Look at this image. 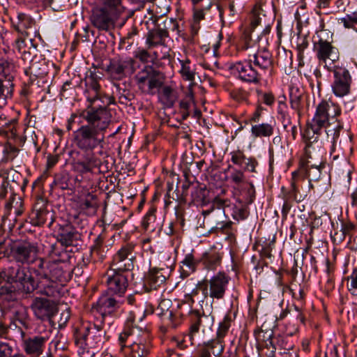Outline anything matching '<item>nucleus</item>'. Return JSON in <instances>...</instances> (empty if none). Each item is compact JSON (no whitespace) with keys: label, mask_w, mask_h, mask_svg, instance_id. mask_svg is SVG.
Here are the masks:
<instances>
[{"label":"nucleus","mask_w":357,"mask_h":357,"mask_svg":"<svg viewBox=\"0 0 357 357\" xmlns=\"http://www.w3.org/2000/svg\"><path fill=\"white\" fill-rule=\"evenodd\" d=\"M148 70H151V83L149 87L146 89V93L154 94L155 90L160 89L163 85L165 77L162 73L151 66H148Z\"/></svg>","instance_id":"72a5a7b5"},{"label":"nucleus","mask_w":357,"mask_h":357,"mask_svg":"<svg viewBox=\"0 0 357 357\" xmlns=\"http://www.w3.org/2000/svg\"><path fill=\"white\" fill-rule=\"evenodd\" d=\"M162 99L163 103L167 107H172L175 102V96L173 90L170 86H166L163 87L162 91Z\"/></svg>","instance_id":"49530a36"},{"label":"nucleus","mask_w":357,"mask_h":357,"mask_svg":"<svg viewBox=\"0 0 357 357\" xmlns=\"http://www.w3.org/2000/svg\"><path fill=\"white\" fill-rule=\"evenodd\" d=\"M13 77H9L8 79H3L0 77V100H6L11 98L13 93L14 85L12 83Z\"/></svg>","instance_id":"58836bf2"},{"label":"nucleus","mask_w":357,"mask_h":357,"mask_svg":"<svg viewBox=\"0 0 357 357\" xmlns=\"http://www.w3.org/2000/svg\"><path fill=\"white\" fill-rule=\"evenodd\" d=\"M243 41L244 44L243 48L245 50L254 48L255 47V42L252 40L251 36V31L245 30L243 32Z\"/></svg>","instance_id":"bf43d9fd"},{"label":"nucleus","mask_w":357,"mask_h":357,"mask_svg":"<svg viewBox=\"0 0 357 357\" xmlns=\"http://www.w3.org/2000/svg\"><path fill=\"white\" fill-rule=\"evenodd\" d=\"M96 203L92 197L91 200L85 199L82 204V208L83 210H85L89 213H95L96 211Z\"/></svg>","instance_id":"0e129e2a"},{"label":"nucleus","mask_w":357,"mask_h":357,"mask_svg":"<svg viewBox=\"0 0 357 357\" xmlns=\"http://www.w3.org/2000/svg\"><path fill=\"white\" fill-rule=\"evenodd\" d=\"M165 26L164 29L157 28L149 31L146 37L149 47L165 45V39L169 37V32L167 27Z\"/></svg>","instance_id":"7c9ffc66"},{"label":"nucleus","mask_w":357,"mask_h":357,"mask_svg":"<svg viewBox=\"0 0 357 357\" xmlns=\"http://www.w3.org/2000/svg\"><path fill=\"white\" fill-rule=\"evenodd\" d=\"M56 232L57 243H60L61 245L66 248L76 245V243L81 239V234L68 222L59 225Z\"/></svg>","instance_id":"412c9836"},{"label":"nucleus","mask_w":357,"mask_h":357,"mask_svg":"<svg viewBox=\"0 0 357 357\" xmlns=\"http://www.w3.org/2000/svg\"><path fill=\"white\" fill-rule=\"evenodd\" d=\"M273 126L270 123H260L252 126L251 132L255 137H266L273 134Z\"/></svg>","instance_id":"e433bc0d"},{"label":"nucleus","mask_w":357,"mask_h":357,"mask_svg":"<svg viewBox=\"0 0 357 357\" xmlns=\"http://www.w3.org/2000/svg\"><path fill=\"white\" fill-rule=\"evenodd\" d=\"M230 155L231 161L234 165L242 167L243 163L245 164V166L242 169L244 172L245 171L253 173L257 172L256 167L258 165V162L255 158H247L244 152L239 149L231 151Z\"/></svg>","instance_id":"c85d7f7f"},{"label":"nucleus","mask_w":357,"mask_h":357,"mask_svg":"<svg viewBox=\"0 0 357 357\" xmlns=\"http://www.w3.org/2000/svg\"><path fill=\"white\" fill-rule=\"evenodd\" d=\"M13 63L10 61L4 58L0 59V75H3L6 77L13 69Z\"/></svg>","instance_id":"864d4df0"},{"label":"nucleus","mask_w":357,"mask_h":357,"mask_svg":"<svg viewBox=\"0 0 357 357\" xmlns=\"http://www.w3.org/2000/svg\"><path fill=\"white\" fill-rule=\"evenodd\" d=\"M15 29L21 33H26V30L32 25L31 19L24 13H19L15 22H13Z\"/></svg>","instance_id":"ea45409f"},{"label":"nucleus","mask_w":357,"mask_h":357,"mask_svg":"<svg viewBox=\"0 0 357 357\" xmlns=\"http://www.w3.org/2000/svg\"><path fill=\"white\" fill-rule=\"evenodd\" d=\"M340 114L341 109L337 104L322 100L317 105L314 116L307 123V129L319 135L321 130L325 128L328 137H331L333 143L335 144L343 128L342 123L337 119Z\"/></svg>","instance_id":"7ed1b4c3"},{"label":"nucleus","mask_w":357,"mask_h":357,"mask_svg":"<svg viewBox=\"0 0 357 357\" xmlns=\"http://www.w3.org/2000/svg\"><path fill=\"white\" fill-rule=\"evenodd\" d=\"M133 340H135V338H132L130 336H129V333H126L124 331H122L119 337V342L121 345L120 351L124 354L126 349L128 348V346L126 345V342H128L130 344Z\"/></svg>","instance_id":"5fc2aeb1"},{"label":"nucleus","mask_w":357,"mask_h":357,"mask_svg":"<svg viewBox=\"0 0 357 357\" xmlns=\"http://www.w3.org/2000/svg\"><path fill=\"white\" fill-rule=\"evenodd\" d=\"M102 8L112 13L113 15L120 16L125 10L122 0H100Z\"/></svg>","instance_id":"c9c22d12"},{"label":"nucleus","mask_w":357,"mask_h":357,"mask_svg":"<svg viewBox=\"0 0 357 357\" xmlns=\"http://www.w3.org/2000/svg\"><path fill=\"white\" fill-rule=\"evenodd\" d=\"M109 293L102 294L93 307L100 313L102 317L115 312L121 306V303Z\"/></svg>","instance_id":"393cba45"},{"label":"nucleus","mask_w":357,"mask_h":357,"mask_svg":"<svg viewBox=\"0 0 357 357\" xmlns=\"http://www.w3.org/2000/svg\"><path fill=\"white\" fill-rule=\"evenodd\" d=\"M105 332L100 326L91 323L83 324L75 333V344L79 347L81 357H93L95 351L90 349H100L104 343Z\"/></svg>","instance_id":"20e7f679"},{"label":"nucleus","mask_w":357,"mask_h":357,"mask_svg":"<svg viewBox=\"0 0 357 357\" xmlns=\"http://www.w3.org/2000/svg\"><path fill=\"white\" fill-rule=\"evenodd\" d=\"M232 319L229 313L227 314L223 320L220 322L218 328L216 333V337L210 341L213 344L212 347L215 349L217 354H222L225 349L224 338L228 333L229 329L231 327Z\"/></svg>","instance_id":"b1692460"},{"label":"nucleus","mask_w":357,"mask_h":357,"mask_svg":"<svg viewBox=\"0 0 357 357\" xmlns=\"http://www.w3.org/2000/svg\"><path fill=\"white\" fill-rule=\"evenodd\" d=\"M333 79L331 89L333 94L338 98H343L350 93L352 78L349 70L343 66L335 65L331 68Z\"/></svg>","instance_id":"1a4fd4ad"},{"label":"nucleus","mask_w":357,"mask_h":357,"mask_svg":"<svg viewBox=\"0 0 357 357\" xmlns=\"http://www.w3.org/2000/svg\"><path fill=\"white\" fill-rule=\"evenodd\" d=\"M338 22L339 23H342L347 29L354 28L357 25V12H353L350 15H347L345 17L340 18Z\"/></svg>","instance_id":"de8ad7c7"},{"label":"nucleus","mask_w":357,"mask_h":357,"mask_svg":"<svg viewBox=\"0 0 357 357\" xmlns=\"http://www.w3.org/2000/svg\"><path fill=\"white\" fill-rule=\"evenodd\" d=\"M229 69L234 73H237L240 79L249 83L258 84L263 77L257 68H254L252 63H250L248 58L243 61L231 64Z\"/></svg>","instance_id":"6ab92c4d"},{"label":"nucleus","mask_w":357,"mask_h":357,"mask_svg":"<svg viewBox=\"0 0 357 357\" xmlns=\"http://www.w3.org/2000/svg\"><path fill=\"white\" fill-rule=\"evenodd\" d=\"M226 172H230L228 180L231 183L239 186L238 190L246 205L252 204L256 197L255 185L251 181H245L244 172L229 165Z\"/></svg>","instance_id":"6e6552de"},{"label":"nucleus","mask_w":357,"mask_h":357,"mask_svg":"<svg viewBox=\"0 0 357 357\" xmlns=\"http://www.w3.org/2000/svg\"><path fill=\"white\" fill-rule=\"evenodd\" d=\"M209 192L207 190L206 185H201L197 184L194 187V190L192 192V198L193 202L197 203L206 204L208 202L207 197Z\"/></svg>","instance_id":"79ce46f5"},{"label":"nucleus","mask_w":357,"mask_h":357,"mask_svg":"<svg viewBox=\"0 0 357 357\" xmlns=\"http://www.w3.org/2000/svg\"><path fill=\"white\" fill-rule=\"evenodd\" d=\"M63 246H59L57 243H53L50 245L48 251V255L51 258L61 257L63 255L66 254Z\"/></svg>","instance_id":"603ef678"},{"label":"nucleus","mask_w":357,"mask_h":357,"mask_svg":"<svg viewBox=\"0 0 357 357\" xmlns=\"http://www.w3.org/2000/svg\"><path fill=\"white\" fill-rule=\"evenodd\" d=\"M179 61L181 66L179 73L182 78L185 81L193 82L196 74L195 65L192 64L188 59L180 60Z\"/></svg>","instance_id":"f704fd0d"},{"label":"nucleus","mask_w":357,"mask_h":357,"mask_svg":"<svg viewBox=\"0 0 357 357\" xmlns=\"http://www.w3.org/2000/svg\"><path fill=\"white\" fill-rule=\"evenodd\" d=\"M170 304V300H162L159 303L156 310L158 315L161 318L163 324L166 327L176 328L182 322L184 314L181 310V307L185 303H178L176 309L172 310L169 309Z\"/></svg>","instance_id":"9d476101"},{"label":"nucleus","mask_w":357,"mask_h":357,"mask_svg":"<svg viewBox=\"0 0 357 357\" xmlns=\"http://www.w3.org/2000/svg\"><path fill=\"white\" fill-rule=\"evenodd\" d=\"M47 337L35 335L23 340L22 347L26 354L31 357H38L43 352Z\"/></svg>","instance_id":"bb28decb"},{"label":"nucleus","mask_w":357,"mask_h":357,"mask_svg":"<svg viewBox=\"0 0 357 357\" xmlns=\"http://www.w3.org/2000/svg\"><path fill=\"white\" fill-rule=\"evenodd\" d=\"M247 58L250 63H252L254 68H257L263 76L271 73L273 68V59L272 54L266 48L258 47L257 51L251 50Z\"/></svg>","instance_id":"f3484780"},{"label":"nucleus","mask_w":357,"mask_h":357,"mask_svg":"<svg viewBox=\"0 0 357 357\" xmlns=\"http://www.w3.org/2000/svg\"><path fill=\"white\" fill-rule=\"evenodd\" d=\"M79 116L87 123L73 132V142L84 153L82 159L75 163V168L84 174L92 172L101 164L93 150L104 142L105 132L111 122L112 115L108 109L91 106L82 110Z\"/></svg>","instance_id":"f257e3e1"},{"label":"nucleus","mask_w":357,"mask_h":357,"mask_svg":"<svg viewBox=\"0 0 357 357\" xmlns=\"http://www.w3.org/2000/svg\"><path fill=\"white\" fill-rule=\"evenodd\" d=\"M248 205L243 206L241 208H238L234 211V218L238 220H245L249 215V210L248 208Z\"/></svg>","instance_id":"69168bd1"},{"label":"nucleus","mask_w":357,"mask_h":357,"mask_svg":"<svg viewBox=\"0 0 357 357\" xmlns=\"http://www.w3.org/2000/svg\"><path fill=\"white\" fill-rule=\"evenodd\" d=\"M70 175L66 172H62L55 175L53 183L62 190L69 188Z\"/></svg>","instance_id":"c03bdc74"},{"label":"nucleus","mask_w":357,"mask_h":357,"mask_svg":"<svg viewBox=\"0 0 357 357\" xmlns=\"http://www.w3.org/2000/svg\"><path fill=\"white\" fill-rule=\"evenodd\" d=\"M289 100L291 109L297 113L298 119H300L303 115L305 102H306L304 89L296 85L291 86L289 87Z\"/></svg>","instance_id":"a878e982"},{"label":"nucleus","mask_w":357,"mask_h":357,"mask_svg":"<svg viewBox=\"0 0 357 357\" xmlns=\"http://www.w3.org/2000/svg\"><path fill=\"white\" fill-rule=\"evenodd\" d=\"M341 229L345 236H351L356 229V225L351 222H342Z\"/></svg>","instance_id":"338daca9"},{"label":"nucleus","mask_w":357,"mask_h":357,"mask_svg":"<svg viewBox=\"0 0 357 357\" xmlns=\"http://www.w3.org/2000/svg\"><path fill=\"white\" fill-rule=\"evenodd\" d=\"M135 318L133 316L129 317L126 322L125 327L123 331L129 333V336L135 338V333L139 332L137 327L134 326Z\"/></svg>","instance_id":"3c124183"},{"label":"nucleus","mask_w":357,"mask_h":357,"mask_svg":"<svg viewBox=\"0 0 357 357\" xmlns=\"http://www.w3.org/2000/svg\"><path fill=\"white\" fill-rule=\"evenodd\" d=\"M168 268H152L144 277V286L151 290L156 289L164 284L170 275Z\"/></svg>","instance_id":"5701e85b"},{"label":"nucleus","mask_w":357,"mask_h":357,"mask_svg":"<svg viewBox=\"0 0 357 357\" xmlns=\"http://www.w3.org/2000/svg\"><path fill=\"white\" fill-rule=\"evenodd\" d=\"M134 245L128 243L121 248L113 257L111 268L119 271H127L132 270L134 267L132 252Z\"/></svg>","instance_id":"aec40b11"},{"label":"nucleus","mask_w":357,"mask_h":357,"mask_svg":"<svg viewBox=\"0 0 357 357\" xmlns=\"http://www.w3.org/2000/svg\"><path fill=\"white\" fill-rule=\"evenodd\" d=\"M181 274L185 277H187L192 273L195 272L197 265V263L192 254L186 255L183 260L181 261Z\"/></svg>","instance_id":"a19ab883"},{"label":"nucleus","mask_w":357,"mask_h":357,"mask_svg":"<svg viewBox=\"0 0 357 357\" xmlns=\"http://www.w3.org/2000/svg\"><path fill=\"white\" fill-rule=\"evenodd\" d=\"M289 314L292 320H296L302 324L305 323V317L301 310L298 306L294 305L289 307Z\"/></svg>","instance_id":"09e8293b"},{"label":"nucleus","mask_w":357,"mask_h":357,"mask_svg":"<svg viewBox=\"0 0 357 357\" xmlns=\"http://www.w3.org/2000/svg\"><path fill=\"white\" fill-rule=\"evenodd\" d=\"M190 323L189 334L188 337L191 344H193V337L198 332L203 333L211 331L214 323V317L211 314L201 313L197 310H192L188 313Z\"/></svg>","instance_id":"9b49d317"},{"label":"nucleus","mask_w":357,"mask_h":357,"mask_svg":"<svg viewBox=\"0 0 357 357\" xmlns=\"http://www.w3.org/2000/svg\"><path fill=\"white\" fill-rule=\"evenodd\" d=\"M49 6L54 11L62 10L69 0H46Z\"/></svg>","instance_id":"680f3d73"},{"label":"nucleus","mask_w":357,"mask_h":357,"mask_svg":"<svg viewBox=\"0 0 357 357\" xmlns=\"http://www.w3.org/2000/svg\"><path fill=\"white\" fill-rule=\"evenodd\" d=\"M114 86L116 88V93L121 104L126 105L135 98L134 94L129 89L130 85L126 82L114 83Z\"/></svg>","instance_id":"2f4dec72"},{"label":"nucleus","mask_w":357,"mask_h":357,"mask_svg":"<svg viewBox=\"0 0 357 357\" xmlns=\"http://www.w3.org/2000/svg\"><path fill=\"white\" fill-rule=\"evenodd\" d=\"M230 278L223 271L204 280L198 284L205 297L209 296L213 299L221 300L225 297Z\"/></svg>","instance_id":"0eeeda50"},{"label":"nucleus","mask_w":357,"mask_h":357,"mask_svg":"<svg viewBox=\"0 0 357 357\" xmlns=\"http://www.w3.org/2000/svg\"><path fill=\"white\" fill-rule=\"evenodd\" d=\"M261 10V6L257 4H256L252 10L250 15V26L252 29H254L260 23L261 19L259 15Z\"/></svg>","instance_id":"8fccbe9b"},{"label":"nucleus","mask_w":357,"mask_h":357,"mask_svg":"<svg viewBox=\"0 0 357 357\" xmlns=\"http://www.w3.org/2000/svg\"><path fill=\"white\" fill-rule=\"evenodd\" d=\"M13 347L0 339V357H13Z\"/></svg>","instance_id":"13d9d810"},{"label":"nucleus","mask_w":357,"mask_h":357,"mask_svg":"<svg viewBox=\"0 0 357 357\" xmlns=\"http://www.w3.org/2000/svg\"><path fill=\"white\" fill-rule=\"evenodd\" d=\"M225 200L219 197H215L213 202V206L210 209L202 211V215L206 217L211 215V218L215 222V225L212 227V230L227 232L231 229L232 222L227 221L225 215L224 205Z\"/></svg>","instance_id":"ddd939ff"},{"label":"nucleus","mask_w":357,"mask_h":357,"mask_svg":"<svg viewBox=\"0 0 357 357\" xmlns=\"http://www.w3.org/2000/svg\"><path fill=\"white\" fill-rule=\"evenodd\" d=\"M35 317L40 321H49L58 312L57 304L52 300L36 296L32 299L30 305Z\"/></svg>","instance_id":"2eb2a0df"},{"label":"nucleus","mask_w":357,"mask_h":357,"mask_svg":"<svg viewBox=\"0 0 357 357\" xmlns=\"http://www.w3.org/2000/svg\"><path fill=\"white\" fill-rule=\"evenodd\" d=\"M86 92L89 93L87 100L89 102L86 107H93L107 109V107L115 103L114 96L102 94L98 81L86 80Z\"/></svg>","instance_id":"dca6fc26"},{"label":"nucleus","mask_w":357,"mask_h":357,"mask_svg":"<svg viewBox=\"0 0 357 357\" xmlns=\"http://www.w3.org/2000/svg\"><path fill=\"white\" fill-rule=\"evenodd\" d=\"M318 137H316L313 142L310 139L305 140V152L307 157L306 160H301L300 163V172H304L305 176L309 179V187L314 189L315 185L317 187H320L319 183L323 180L326 181V176L322 174V169L324 168V164L320 162L319 164H313L311 161L312 157L310 155V149L312 146L314 142H317Z\"/></svg>","instance_id":"423d86ee"},{"label":"nucleus","mask_w":357,"mask_h":357,"mask_svg":"<svg viewBox=\"0 0 357 357\" xmlns=\"http://www.w3.org/2000/svg\"><path fill=\"white\" fill-rule=\"evenodd\" d=\"M2 181L0 185V197L5 198L8 193L10 192L13 195L11 187L10 186V182L8 180V178L1 177Z\"/></svg>","instance_id":"052dcab7"},{"label":"nucleus","mask_w":357,"mask_h":357,"mask_svg":"<svg viewBox=\"0 0 357 357\" xmlns=\"http://www.w3.org/2000/svg\"><path fill=\"white\" fill-rule=\"evenodd\" d=\"M119 17V16L113 15L111 12L100 7L93 10L91 22L99 30L109 31L114 27L115 22Z\"/></svg>","instance_id":"4be33fe9"},{"label":"nucleus","mask_w":357,"mask_h":357,"mask_svg":"<svg viewBox=\"0 0 357 357\" xmlns=\"http://www.w3.org/2000/svg\"><path fill=\"white\" fill-rule=\"evenodd\" d=\"M38 246L26 241H13L11 239L0 242V253L11 257L16 262L30 265L37 263Z\"/></svg>","instance_id":"39448f33"},{"label":"nucleus","mask_w":357,"mask_h":357,"mask_svg":"<svg viewBox=\"0 0 357 357\" xmlns=\"http://www.w3.org/2000/svg\"><path fill=\"white\" fill-rule=\"evenodd\" d=\"M15 323L18 322L24 328L28 329L31 326V318L26 307L20 305L13 312L12 317Z\"/></svg>","instance_id":"473e14b6"},{"label":"nucleus","mask_w":357,"mask_h":357,"mask_svg":"<svg viewBox=\"0 0 357 357\" xmlns=\"http://www.w3.org/2000/svg\"><path fill=\"white\" fill-rule=\"evenodd\" d=\"M302 178H303L301 176V173L299 169L294 171L291 173V178L290 181L291 189L290 191L289 192V194L296 201H298L297 199V193L299 191L298 188L297 186V183Z\"/></svg>","instance_id":"37998d69"},{"label":"nucleus","mask_w":357,"mask_h":357,"mask_svg":"<svg viewBox=\"0 0 357 357\" xmlns=\"http://www.w3.org/2000/svg\"><path fill=\"white\" fill-rule=\"evenodd\" d=\"M139 89L144 93H146V89L151 83V70H148V66L139 71L135 76Z\"/></svg>","instance_id":"4c0bfd02"},{"label":"nucleus","mask_w":357,"mask_h":357,"mask_svg":"<svg viewBox=\"0 0 357 357\" xmlns=\"http://www.w3.org/2000/svg\"><path fill=\"white\" fill-rule=\"evenodd\" d=\"M258 94V100H261L264 104L267 105H272L275 102V97L271 92L263 93L261 90L257 89Z\"/></svg>","instance_id":"4d7b16f0"},{"label":"nucleus","mask_w":357,"mask_h":357,"mask_svg":"<svg viewBox=\"0 0 357 357\" xmlns=\"http://www.w3.org/2000/svg\"><path fill=\"white\" fill-rule=\"evenodd\" d=\"M155 213V209L151 208L144 216L142 220V226L144 229L151 231H154L155 229V227L154 225L156 220Z\"/></svg>","instance_id":"a18cd8bd"},{"label":"nucleus","mask_w":357,"mask_h":357,"mask_svg":"<svg viewBox=\"0 0 357 357\" xmlns=\"http://www.w3.org/2000/svg\"><path fill=\"white\" fill-rule=\"evenodd\" d=\"M192 103V97H188L185 99L182 100L180 102V107L183 110V118L185 119L188 116H189L188 109Z\"/></svg>","instance_id":"774afa93"},{"label":"nucleus","mask_w":357,"mask_h":357,"mask_svg":"<svg viewBox=\"0 0 357 357\" xmlns=\"http://www.w3.org/2000/svg\"><path fill=\"white\" fill-rule=\"evenodd\" d=\"M131 64V60L113 59L107 66V71L114 79H121L126 76L125 70Z\"/></svg>","instance_id":"c756f323"},{"label":"nucleus","mask_w":357,"mask_h":357,"mask_svg":"<svg viewBox=\"0 0 357 357\" xmlns=\"http://www.w3.org/2000/svg\"><path fill=\"white\" fill-rule=\"evenodd\" d=\"M127 274V271H119L111 268L104 276L107 292L119 297L123 296L128 287Z\"/></svg>","instance_id":"4468645a"},{"label":"nucleus","mask_w":357,"mask_h":357,"mask_svg":"<svg viewBox=\"0 0 357 357\" xmlns=\"http://www.w3.org/2000/svg\"><path fill=\"white\" fill-rule=\"evenodd\" d=\"M60 261L39 257L33 268L36 282L26 268L19 267L14 275L15 282L19 283V290L26 296L31 295L37 289L40 294L47 297L59 296L62 283L70 279Z\"/></svg>","instance_id":"f03ea898"},{"label":"nucleus","mask_w":357,"mask_h":357,"mask_svg":"<svg viewBox=\"0 0 357 357\" xmlns=\"http://www.w3.org/2000/svg\"><path fill=\"white\" fill-rule=\"evenodd\" d=\"M222 257L223 252L221 250L213 247L202 255L200 261L204 269L215 271L221 266Z\"/></svg>","instance_id":"cd10ccee"},{"label":"nucleus","mask_w":357,"mask_h":357,"mask_svg":"<svg viewBox=\"0 0 357 357\" xmlns=\"http://www.w3.org/2000/svg\"><path fill=\"white\" fill-rule=\"evenodd\" d=\"M231 96L238 102H244L248 100L249 92L242 88H238L231 92Z\"/></svg>","instance_id":"6e6d98bb"},{"label":"nucleus","mask_w":357,"mask_h":357,"mask_svg":"<svg viewBox=\"0 0 357 357\" xmlns=\"http://www.w3.org/2000/svg\"><path fill=\"white\" fill-rule=\"evenodd\" d=\"M29 218L31 224L37 227L47 223L48 227H51L54 221V214L47 209V202L43 197L36 199Z\"/></svg>","instance_id":"a211bd4d"},{"label":"nucleus","mask_w":357,"mask_h":357,"mask_svg":"<svg viewBox=\"0 0 357 357\" xmlns=\"http://www.w3.org/2000/svg\"><path fill=\"white\" fill-rule=\"evenodd\" d=\"M337 8V12L344 13L349 11L351 9V0H337L335 2Z\"/></svg>","instance_id":"e2e57ef3"},{"label":"nucleus","mask_w":357,"mask_h":357,"mask_svg":"<svg viewBox=\"0 0 357 357\" xmlns=\"http://www.w3.org/2000/svg\"><path fill=\"white\" fill-rule=\"evenodd\" d=\"M314 51L319 65H323L327 70H331L332 63H335L339 59L338 50L332 45L331 42L320 38L319 40L314 43Z\"/></svg>","instance_id":"f8f14e48"}]
</instances>
